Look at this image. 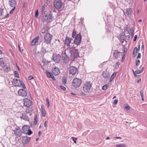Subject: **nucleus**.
Segmentation results:
<instances>
[{"instance_id": "obj_1", "label": "nucleus", "mask_w": 147, "mask_h": 147, "mask_svg": "<svg viewBox=\"0 0 147 147\" xmlns=\"http://www.w3.org/2000/svg\"><path fill=\"white\" fill-rule=\"evenodd\" d=\"M54 20V17L51 12H50L48 15L42 16L41 21L43 23H50Z\"/></svg>"}, {"instance_id": "obj_2", "label": "nucleus", "mask_w": 147, "mask_h": 147, "mask_svg": "<svg viewBox=\"0 0 147 147\" xmlns=\"http://www.w3.org/2000/svg\"><path fill=\"white\" fill-rule=\"evenodd\" d=\"M12 84L15 86L20 87L22 86L23 88L25 89L26 88L24 82L20 80L14 78L12 80Z\"/></svg>"}, {"instance_id": "obj_3", "label": "nucleus", "mask_w": 147, "mask_h": 147, "mask_svg": "<svg viewBox=\"0 0 147 147\" xmlns=\"http://www.w3.org/2000/svg\"><path fill=\"white\" fill-rule=\"evenodd\" d=\"M92 85L90 82H87L82 87V90L86 93H89L90 91L92 88Z\"/></svg>"}, {"instance_id": "obj_4", "label": "nucleus", "mask_w": 147, "mask_h": 147, "mask_svg": "<svg viewBox=\"0 0 147 147\" xmlns=\"http://www.w3.org/2000/svg\"><path fill=\"white\" fill-rule=\"evenodd\" d=\"M81 83V80L76 77L73 80L72 85L75 88H77L80 85Z\"/></svg>"}, {"instance_id": "obj_5", "label": "nucleus", "mask_w": 147, "mask_h": 147, "mask_svg": "<svg viewBox=\"0 0 147 147\" xmlns=\"http://www.w3.org/2000/svg\"><path fill=\"white\" fill-rule=\"evenodd\" d=\"M52 35L49 33L45 34L44 37V40L45 42L47 44H50L52 39Z\"/></svg>"}, {"instance_id": "obj_6", "label": "nucleus", "mask_w": 147, "mask_h": 147, "mask_svg": "<svg viewBox=\"0 0 147 147\" xmlns=\"http://www.w3.org/2000/svg\"><path fill=\"white\" fill-rule=\"evenodd\" d=\"M53 4L56 9H60L63 6V2L61 0H55Z\"/></svg>"}, {"instance_id": "obj_7", "label": "nucleus", "mask_w": 147, "mask_h": 147, "mask_svg": "<svg viewBox=\"0 0 147 147\" xmlns=\"http://www.w3.org/2000/svg\"><path fill=\"white\" fill-rule=\"evenodd\" d=\"M78 69L76 67L71 66L69 68V74H71L72 76H74L78 73Z\"/></svg>"}, {"instance_id": "obj_8", "label": "nucleus", "mask_w": 147, "mask_h": 147, "mask_svg": "<svg viewBox=\"0 0 147 147\" xmlns=\"http://www.w3.org/2000/svg\"><path fill=\"white\" fill-rule=\"evenodd\" d=\"M52 58L53 60L56 63H58L61 61V56L59 54L55 53L53 55Z\"/></svg>"}, {"instance_id": "obj_9", "label": "nucleus", "mask_w": 147, "mask_h": 147, "mask_svg": "<svg viewBox=\"0 0 147 147\" xmlns=\"http://www.w3.org/2000/svg\"><path fill=\"white\" fill-rule=\"evenodd\" d=\"M13 131L14 133V134L17 137H20L21 136L22 134V131L18 127L16 126Z\"/></svg>"}, {"instance_id": "obj_10", "label": "nucleus", "mask_w": 147, "mask_h": 147, "mask_svg": "<svg viewBox=\"0 0 147 147\" xmlns=\"http://www.w3.org/2000/svg\"><path fill=\"white\" fill-rule=\"evenodd\" d=\"M82 40V36L80 34H79L76 35L74 40V43L77 45H79L81 43Z\"/></svg>"}, {"instance_id": "obj_11", "label": "nucleus", "mask_w": 147, "mask_h": 147, "mask_svg": "<svg viewBox=\"0 0 147 147\" xmlns=\"http://www.w3.org/2000/svg\"><path fill=\"white\" fill-rule=\"evenodd\" d=\"M122 52L119 51L118 50H114L113 54V58L116 59L120 58L121 56L122 55Z\"/></svg>"}, {"instance_id": "obj_12", "label": "nucleus", "mask_w": 147, "mask_h": 147, "mask_svg": "<svg viewBox=\"0 0 147 147\" xmlns=\"http://www.w3.org/2000/svg\"><path fill=\"white\" fill-rule=\"evenodd\" d=\"M31 138L30 137L26 136L22 137V142L23 145H25L28 143L30 140Z\"/></svg>"}, {"instance_id": "obj_13", "label": "nucleus", "mask_w": 147, "mask_h": 147, "mask_svg": "<svg viewBox=\"0 0 147 147\" xmlns=\"http://www.w3.org/2000/svg\"><path fill=\"white\" fill-rule=\"evenodd\" d=\"M52 72L53 74L55 76L58 75L60 73V70L57 67H53L52 69Z\"/></svg>"}, {"instance_id": "obj_14", "label": "nucleus", "mask_w": 147, "mask_h": 147, "mask_svg": "<svg viewBox=\"0 0 147 147\" xmlns=\"http://www.w3.org/2000/svg\"><path fill=\"white\" fill-rule=\"evenodd\" d=\"M32 104L31 101L27 98L24 99V106L27 107H29Z\"/></svg>"}, {"instance_id": "obj_15", "label": "nucleus", "mask_w": 147, "mask_h": 147, "mask_svg": "<svg viewBox=\"0 0 147 147\" xmlns=\"http://www.w3.org/2000/svg\"><path fill=\"white\" fill-rule=\"evenodd\" d=\"M18 93L19 95L23 97H26L27 96V92L26 91L22 89H20L18 92Z\"/></svg>"}, {"instance_id": "obj_16", "label": "nucleus", "mask_w": 147, "mask_h": 147, "mask_svg": "<svg viewBox=\"0 0 147 147\" xmlns=\"http://www.w3.org/2000/svg\"><path fill=\"white\" fill-rule=\"evenodd\" d=\"M39 37L37 36L33 39L30 42V45L32 46L35 45L36 43L38 42Z\"/></svg>"}, {"instance_id": "obj_17", "label": "nucleus", "mask_w": 147, "mask_h": 147, "mask_svg": "<svg viewBox=\"0 0 147 147\" xmlns=\"http://www.w3.org/2000/svg\"><path fill=\"white\" fill-rule=\"evenodd\" d=\"M20 118L23 120L28 121L29 120V118L26 114L24 113L21 114Z\"/></svg>"}, {"instance_id": "obj_18", "label": "nucleus", "mask_w": 147, "mask_h": 147, "mask_svg": "<svg viewBox=\"0 0 147 147\" xmlns=\"http://www.w3.org/2000/svg\"><path fill=\"white\" fill-rule=\"evenodd\" d=\"M9 3L11 7H16L17 4L16 0H9Z\"/></svg>"}, {"instance_id": "obj_19", "label": "nucleus", "mask_w": 147, "mask_h": 147, "mask_svg": "<svg viewBox=\"0 0 147 147\" xmlns=\"http://www.w3.org/2000/svg\"><path fill=\"white\" fill-rule=\"evenodd\" d=\"M74 57L77 58L79 57V49H74L73 52Z\"/></svg>"}, {"instance_id": "obj_20", "label": "nucleus", "mask_w": 147, "mask_h": 147, "mask_svg": "<svg viewBox=\"0 0 147 147\" xmlns=\"http://www.w3.org/2000/svg\"><path fill=\"white\" fill-rule=\"evenodd\" d=\"M71 39L69 37H67L65 40L64 44L67 46H69L70 43L71 42Z\"/></svg>"}, {"instance_id": "obj_21", "label": "nucleus", "mask_w": 147, "mask_h": 147, "mask_svg": "<svg viewBox=\"0 0 147 147\" xmlns=\"http://www.w3.org/2000/svg\"><path fill=\"white\" fill-rule=\"evenodd\" d=\"M132 13V9L131 8H127L125 13H124L125 15H131Z\"/></svg>"}, {"instance_id": "obj_22", "label": "nucleus", "mask_w": 147, "mask_h": 147, "mask_svg": "<svg viewBox=\"0 0 147 147\" xmlns=\"http://www.w3.org/2000/svg\"><path fill=\"white\" fill-rule=\"evenodd\" d=\"M2 67L3 68V70L5 72H8L11 70L10 67L8 66L5 65Z\"/></svg>"}, {"instance_id": "obj_23", "label": "nucleus", "mask_w": 147, "mask_h": 147, "mask_svg": "<svg viewBox=\"0 0 147 147\" xmlns=\"http://www.w3.org/2000/svg\"><path fill=\"white\" fill-rule=\"evenodd\" d=\"M33 111V109L32 107H27L26 109V111L28 114L31 113Z\"/></svg>"}, {"instance_id": "obj_24", "label": "nucleus", "mask_w": 147, "mask_h": 147, "mask_svg": "<svg viewBox=\"0 0 147 147\" xmlns=\"http://www.w3.org/2000/svg\"><path fill=\"white\" fill-rule=\"evenodd\" d=\"M63 63H67L69 61V57L67 55H65L63 57Z\"/></svg>"}, {"instance_id": "obj_25", "label": "nucleus", "mask_w": 147, "mask_h": 147, "mask_svg": "<svg viewBox=\"0 0 147 147\" xmlns=\"http://www.w3.org/2000/svg\"><path fill=\"white\" fill-rule=\"evenodd\" d=\"M43 106L42 105L41 106V108L42 109V115L44 117H45L46 116L47 113L45 109L43 108Z\"/></svg>"}, {"instance_id": "obj_26", "label": "nucleus", "mask_w": 147, "mask_h": 147, "mask_svg": "<svg viewBox=\"0 0 147 147\" xmlns=\"http://www.w3.org/2000/svg\"><path fill=\"white\" fill-rule=\"evenodd\" d=\"M117 73L116 72H114L112 74L110 79V82L112 81L114 79L115 77L116 76V75H117Z\"/></svg>"}, {"instance_id": "obj_27", "label": "nucleus", "mask_w": 147, "mask_h": 147, "mask_svg": "<svg viewBox=\"0 0 147 147\" xmlns=\"http://www.w3.org/2000/svg\"><path fill=\"white\" fill-rule=\"evenodd\" d=\"M138 51V48L137 47L134 48L133 51V55L134 57H135L137 55V53Z\"/></svg>"}, {"instance_id": "obj_28", "label": "nucleus", "mask_w": 147, "mask_h": 147, "mask_svg": "<svg viewBox=\"0 0 147 147\" xmlns=\"http://www.w3.org/2000/svg\"><path fill=\"white\" fill-rule=\"evenodd\" d=\"M45 72L46 75L48 77L50 78H52V76L53 75L51 73V72H49L47 70H46L45 71Z\"/></svg>"}, {"instance_id": "obj_29", "label": "nucleus", "mask_w": 147, "mask_h": 147, "mask_svg": "<svg viewBox=\"0 0 147 147\" xmlns=\"http://www.w3.org/2000/svg\"><path fill=\"white\" fill-rule=\"evenodd\" d=\"M144 67H142L140 70H136L135 72L136 74H139L142 72L144 69Z\"/></svg>"}, {"instance_id": "obj_30", "label": "nucleus", "mask_w": 147, "mask_h": 147, "mask_svg": "<svg viewBox=\"0 0 147 147\" xmlns=\"http://www.w3.org/2000/svg\"><path fill=\"white\" fill-rule=\"evenodd\" d=\"M5 65L4 61L3 60L2 58H0V66L2 67Z\"/></svg>"}, {"instance_id": "obj_31", "label": "nucleus", "mask_w": 147, "mask_h": 147, "mask_svg": "<svg viewBox=\"0 0 147 147\" xmlns=\"http://www.w3.org/2000/svg\"><path fill=\"white\" fill-rule=\"evenodd\" d=\"M46 52V49L43 47H42L41 50V54H44Z\"/></svg>"}, {"instance_id": "obj_32", "label": "nucleus", "mask_w": 147, "mask_h": 147, "mask_svg": "<svg viewBox=\"0 0 147 147\" xmlns=\"http://www.w3.org/2000/svg\"><path fill=\"white\" fill-rule=\"evenodd\" d=\"M37 118L38 117L36 115L35 116L34 120V123H33V125H36L38 122V120H37Z\"/></svg>"}, {"instance_id": "obj_33", "label": "nucleus", "mask_w": 147, "mask_h": 147, "mask_svg": "<svg viewBox=\"0 0 147 147\" xmlns=\"http://www.w3.org/2000/svg\"><path fill=\"white\" fill-rule=\"evenodd\" d=\"M116 147H127V145L123 144L117 145Z\"/></svg>"}, {"instance_id": "obj_34", "label": "nucleus", "mask_w": 147, "mask_h": 147, "mask_svg": "<svg viewBox=\"0 0 147 147\" xmlns=\"http://www.w3.org/2000/svg\"><path fill=\"white\" fill-rule=\"evenodd\" d=\"M76 31L74 29V30L72 33V37L73 38H75L76 37Z\"/></svg>"}, {"instance_id": "obj_35", "label": "nucleus", "mask_w": 147, "mask_h": 147, "mask_svg": "<svg viewBox=\"0 0 147 147\" xmlns=\"http://www.w3.org/2000/svg\"><path fill=\"white\" fill-rule=\"evenodd\" d=\"M108 87L109 86L107 84L105 85L102 87V89L103 90H105L108 88Z\"/></svg>"}, {"instance_id": "obj_36", "label": "nucleus", "mask_w": 147, "mask_h": 147, "mask_svg": "<svg viewBox=\"0 0 147 147\" xmlns=\"http://www.w3.org/2000/svg\"><path fill=\"white\" fill-rule=\"evenodd\" d=\"M46 102L47 104V107H49L50 106V103L48 97H47L46 99Z\"/></svg>"}, {"instance_id": "obj_37", "label": "nucleus", "mask_w": 147, "mask_h": 147, "mask_svg": "<svg viewBox=\"0 0 147 147\" xmlns=\"http://www.w3.org/2000/svg\"><path fill=\"white\" fill-rule=\"evenodd\" d=\"M42 16L45 15H48L47 14V11H44L41 12Z\"/></svg>"}, {"instance_id": "obj_38", "label": "nucleus", "mask_w": 147, "mask_h": 147, "mask_svg": "<svg viewBox=\"0 0 147 147\" xmlns=\"http://www.w3.org/2000/svg\"><path fill=\"white\" fill-rule=\"evenodd\" d=\"M102 76L104 78H107L109 77L105 73H102Z\"/></svg>"}, {"instance_id": "obj_39", "label": "nucleus", "mask_w": 147, "mask_h": 147, "mask_svg": "<svg viewBox=\"0 0 147 147\" xmlns=\"http://www.w3.org/2000/svg\"><path fill=\"white\" fill-rule=\"evenodd\" d=\"M46 5L44 4L42 6L41 12L45 10Z\"/></svg>"}, {"instance_id": "obj_40", "label": "nucleus", "mask_w": 147, "mask_h": 147, "mask_svg": "<svg viewBox=\"0 0 147 147\" xmlns=\"http://www.w3.org/2000/svg\"><path fill=\"white\" fill-rule=\"evenodd\" d=\"M38 14H39L38 10V9H37L35 11V17L36 18H37V17L38 16Z\"/></svg>"}, {"instance_id": "obj_41", "label": "nucleus", "mask_w": 147, "mask_h": 147, "mask_svg": "<svg viewBox=\"0 0 147 147\" xmlns=\"http://www.w3.org/2000/svg\"><path fill=\"white\" fill-rule=\"evenodd\" d=\"M3 14V9L0 8V16H2Z\"/></svg>"}, {"instance_id": "obj_42", "label": "nucleus", "mask_w": 147, "mask_h": 147, "mask_svg": "<svg viewBox=\"0 0 147 147\" xmlns=\"http://www.w3.org/2000/svg\"><path fill=\"white\" fill-rule=\"evenodd\" d=\"M27 133L28 135H30L32 133V131L30 129H29L28 130Z\"/></svg>"}, {"instance_id": "obj_43", "label": "nucleus", "mask_w": 147, "mask_h": 147, "mask_svg": "<svg viewBox=\"0 0 147 147\" xmlns=\"http://www.w3.org/2000/svg\"><path fill=\"white\" fill-rule=\"evenodd\" d=\"M140 61L139 60H137L136 61V66H138L140 64Z\"/></svg>"}, {"instance_id": "obj_44", "label": "nucleus", "mask_w": 147, "mask_h": 147, "mask_svg": "<svg viewBox=\"0 0 147 147\" xmlns=\"http://www.w3.org/2000/svg\"><path fill=\"white\" fill-rule=\"evenodd\" d=\"M14 73L15 74V75L16 77H17L18 78H19V74H18V72L17 71H14Z\"/></svg>"}, {"instance_id": "obj_45", "label": "nucleus", "mask_w": 147, "mask_h": 147, "mask_svg": "<svg viewBox=\"0 0 147 147\" xmlns=\"http://www.w3.org/2000/svg\"><path fill=\"white\" fill-rule=\"evenodd\" d=\"M62 82L63 84H65L66 83V79L65 78L63 77L62 79Z\"/></svg>"}, {"instance_id": "obj_46", "label": "nucleus", "mask_w": 147, "mask_h": 147, "mask_svg": "<svg viewBox=\"0 0 147 147\" xmlns=\"http://www.w3.org/2000/svg\"><path fill=\"white\" fill-rule=\"evenodd\" d=\"M13 9L10 11L9 13L10 14H12L13 12V11L15 10L16 9V7H13Z\"/></svg>"}, {"instance_id": "obj_47", "label": "nucleus", "mask_w": 147, "mask_h": 147, "mask_svg": "<svg viewBox=\"0 0 147 147\" xmlns=\"http://www.w3.org/2000/svg\"><path fill=\"white\" fill-rule=\"evenodd\" d=\"M71 138L73 140L74 142L76 144V140H77V138H74V137H72Z\"/></svg>"}, {"instance_id": "obj_48", "label": "nucleus", "mask_w": 147, "mask_h": 147, "mask_svg": "<svg viewBox=\"0 0 147 147\" xmlns=\"http://www.w3.org/2000/svg\"><path fill=\"white\" fill-rule=\"evenodd\" d=\"M140 92L141 97L144 96L142 90H140Z\"/></svg>"}, {"instance_id": "obj_49", "label": "nucleus", "mask_w": 147, "mask_h": 147, "mask_svg": "<svg viewBox=\"0 0 147 147\" xmlns=\"http://www.w3.org/2000/svg\"><path fill=\"white\" fill-rule=\"evenodd\" d=\"M60 88H61V89L64 90H66V88L62 86V85H61V86H60Z\"/></svg>"}, {"instance_id": "obj_50", "label": "nucleus", "mask_w": 147, "mask_h": 147, "mask_svg": "<svg viewBox=\"0 0 147 147\" xmlns=\"http://www.w3.org/2000/svg\"><path fill=\"white\" fill-rule=\"evenodd\" d=\"M130 35L131 36L133 37L134 35V32L133 31H132L130 32Z\"/></svg>"}, {"instance_id": "obj_51", "label": "nucleus", "mask_w": 147, "mask_h": 147, "mask_svg": "<svg viewBox=\"0 0 147 147\" xmlns=\"http://www.w3.org/2000/svg\"><path fill=\"white\" fill-rule=\"evenodd\" d=\"M141 57V55L140 53H138V55L137 57V59L140 58Z\"/></svg>"}, {"instance_id": "obj_52", "label": "nucleus", "mask_w": 147, "mask_h": 147, "mask_svg": "<svg viewBox=\"0 0 147 147\" xmlns=\"http://www.w3.org/2000/svg\"><path fill=\"white\" fill-rule=\"evenodd\" d=\"M125 109L127 110H129L130 109V107L128 105L125 106Z\"/></svg>"}, {"instance_id": "obj_53", "label": "nucleus", "mask_w": 147, "mask_h": 147, "mask_svg": "<svg viewBox=\"0 0 147 147\" xmlns=\"http://www.w3.org/2000/svg\"><path fill=\"white\" fill-rule=\"evenodd\" d=\"M118 102V100L117 99H116L114 100V104L115 105H116L117 103Z\"/></svg>"}, {"instance_id": "obj_54", "label": "nucleus", "mask_w": 147, "mask_h": 147, "mask_svg": "<svg viewBox=\"0 0 147 147\" xmlns=\"http://www.w3.org/2000/svg\"><path fill=\"white\" fill-rule=\"evenodd\" d=\"M34 77L32 76H30L28 77V79L29 80H31L32 79H33Z\"/></svg>"}, {"instance_id": "obj_55", "label": "nucleus", "mask_w": 147, "mask_h": 147, "mask_svg": "<svg viewBox=\"0 0 147 147\" xmlns=\"http://www.w3.org/2000/svg\"><path fill=\"white\" fill-rule=\"evenodd\" d=\"M137 35H136L135 36H134V41H135L137 38Z\"/></svg>"}, {"instance_id": "obj_56", "label": "nucleus", "mask_w": 147, "mask_h": 147, "mask_svg": "<svg viewBox=\"0 0 147 147\" xmlns=\"http://www.w3.org/2000/svg\"><path fill=\"white\" fill-rule=\"evenodd\" d=\"M127 26L126 27H124V31H125V30H126L127 31H128V29H127Z\"/></svg>"}, {"instance_id": "obj_57", "label": "nucleus", "mask_w": 147, "mask_h": 147, "mask_svg": "<svg viewBox=\"0 0 147 147\" xmlns=\"http://www.w3.org/2000/svg\"><path fill=\"white\" fill-rule=\"evenodd\" d=\"M113 138L114 139H121L122 138H121L120 137H114Z\"/></svg>"}, {"instance_id": "obj_58", "label": "nucleus", "mask_w": 147, "mask_h": 147, "mask_svg": "<svg viewBox=\"0 0 147 147\" xmlns=\"http://www.w3.org/2000/svg\"><path fill=\"white\" fill-rule=\"evenodd\" d=\"M9 15V13H7V15L4 17L3 18L4 19H5L6 18H7V17Z\"/></svg>"}, {"instance_id": "obj_59", "label": "nucleus", "mask_w": 147, "mask_h": 147, "mask_svg": "<svg viewBox=\"0 0 147 147\" xmlns=\"http://www.w3.org/2000/svg\"><path fill=\"white\" fill-rule=\"evenodd\" d=\"M142 45L141 46V49H144V45H143V44H144V42H142Z\"/></svg>"}, {"instance_id": "obj_60", "label": "nucleus", "mask_w": 147, "mask_h": 147, "mask_svg": "<svg viewBox=\"0 0 147 147\" xmlns=\"http://www.w3.org/2000/svg\"><path fill=\"white\" fill-rule=\"evenodd\" d=\"M44 125L45 126V127H47V121H45V122L44 123Z\"/></svg>"}, {"instance_id": "obj_61", "label": "nucleus", "mask_w": 147, "mask_h": 147, "mask_svg": "<svg viewBox=\"0 0 147 147\" xmlns=\"http://www.w3.org/2000/svg\"><path fill=\"white\" fill-rule=\"evenodd\" d=\"M127 50V49L126 47H125L124 48V52H126Z\"/></svg>"}, {"instance_id": "obj_62", "label": "nucleus", "mask_w": 147, "mask_h": 147, "mask_svg": "<svg viewBox=\"0 0 147 147\" xmlns=\"http://www.w3.org/2000/svg\"><path fill=\"white\" fill-rule=\"evenodd\" d=\"M52 78V79L53 80H54V81H55V78H54V76H53H53H52V78Z\"/></svg>"}, {"instance_id": "obj_63", "label": "nucleus", "mask_w": 147, "mask_h": 147, "mask_svg": "<svg viewBox=\"0 0 147 147\" xmlns=\"http://www.w3.org/2000/svg\"><path fill=\"white\" fill-rule=\"evenodd\" d=\"M133 72H134V76L135 77H136L137 76V75L136 74V73L135 72H134V70H133Z\"/></svg>"}, {"instance_id": "obj_64", "label": "nucleus", "mask_w": 147, "mask_h": 147, "mask_svg": "<svg viewBox=\"0 0 147 147\" xmlns=\"http://www.w3.org/2000/svg\"><path fill=\"white\" fill-rule=\"evenodd\" d=\"M41 133L40 131H39L38 132V135L39 136H40V134H41Z\"/></svg>"}]
</instances>
